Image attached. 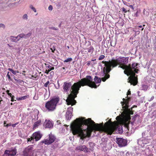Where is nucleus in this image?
<instances>
[{"mask_svg":"<svg viewBox=\"0 0 156 156\" xmlns=\"http://www.w3.org/2000/svg\"><path fill=\"white\" fill-rule=\"evenodd\" d=\"M67 48H68V49H69V46H67Z\"/></svg>","mask_w":156,"mask_h":156,"instance_id":"obj_58","label":"nucleus"},{"mask_svg":"<svg viewBox=\"0 0 156 156\" xmlns=\"http://www.w3.org/2000/svg\"><path fill=\"white\" fill-rule=\"evenodd\" d=\"M62 69H65V68L64 67H63L62 68Z\"/></svg>","mask_w":156,"mask_h":156,"instance_id":"obj_60","label":"nucleus"},{"mask_svg":"<svg viewBox=\"0 0 156 156\" xmlns=\"http://www.w3.org/2000/svg\"><path fill=\"white\" fill-rule=\"evenodd\" d=\"M8 70L11 71L13 74L14 75H16V72L15 71L12 69L9 68L8 69Z\"/></svg>","mask_w":156,"mask_h":156,"instance_id":"obj_26","label":"nucleus"},{"mask_svg":"<svg viewBox=\"0 0 156 156\" xmlns=\"http://www.w3.org/2000/svg\"><path fill=\"white\" fill-rule=\"evenodd\" d=\"M72 116V113L69 112H67L66 116V118L68 119L69 120L71 119Z\"/></svg>","mask_w":156,"mask_h":156,"instance_id":"obj_21","label":"nucleus"},{"mask_svg":"<svg viewBox=\"0 0 156 156\" xmlns=\"http://www.w3.org/2000/svg\"><path fill=\"white\" fill-rule=\"evenodd\" d=\"M87 49L88 50V52L89 53H93L94 50V48L92 46H90Z\"/></svg>","mask_w":156,"mask_h":156,"instance_id":"obj_22","label":"nucleus"},{"mask_svg":"<svg viewBox=\"0 0 156 156\" xmlns=\"http://www.w3.org/2000/svg\"><path fill=\"white\" fill-rule=\"evenodd\" d=\"M126 98H127V99H126L123 98L122 99L123 101L121 102V103L124 109L128 108L129 102L130 99V98L128 97V96H127Z\"/></svg>","mask_w":156,"mask_h":156,"instance_id":"obj_10","label":"nucleus"},{"mask_svg":"<svg viewBox=\"0 0 156 156\" xmlns=\"http://www.w3.org/2000/svg\"><path fill=\"white\" fill-rule=\"evenodd\" d=\"M143 14L146 17L148 16L149 15V12L147 11H146L145 9H144L143 11Z\"/></svg>","mask_w":156,"mask_h":156,"instance_id":"obj_23","label":"nucleus"},{"mask_svg":"<svg viewBox=\"0 0 156 156\" xmlns=\"http://www.w3.org/2000/svg\"><path fill=\"white\" fill-rule=\"evenodd\" d=\"M92 144V143H89V145H91Z\"/></svg>","mask_w":156,"mask_h":156,"instance_id":"obj_56","label":"nucleus"},{"mask_svg":"<svg viewBox=\"0 0 156 156\" xmlns=\"http://www.w3.org/2000/svg\"><path fill=\"white\" fill-rule=\"evenodd\" d=\"M2 101V98L1 97H0V104H1V101Z\"/></svg>","mask_w":156,"mask_h":156,"instance_id":"obj_53","label":"nucleus"},{"mask_svg":"<svg viewBox=\"0 0 156 156\" xmlns=\"http://www.w3.org/2000/svg\"><path fill=\"white\" fill-rule=\"evenodd\" d=\"M138 27H140V28H142V26H138Z\"/></svg>","mask_w":156,"mask_h":156,"instance_id":"obj_54","label":"nucleus"},{"mask_svg":"<svg viewBox=\"0 0 156 156\" xmlns=\"http://www.w3.org/2000/svg\"><path fill=\"white\" fill-rule=\"evenodd\" d=\"M96 60V59H92L91 60V61H95Z\"/></svg>","mask_w":156,"mask_h":156,"instance_id":"obj_55","label":"nucleus"},{"mask_svg":"<svg viewBox=\"0 0 156 156\" xmlns=\"http://www.w3.org/2000/svg\"><path fill=\"white\" fill-rule=\"evenodd\" d=\"M105 58V56L104 55H101V56H100L98 60H102L103 59H104Z\"/></svg>","mask_w":156,"mask_h":156,"instance_id":"obj_27","label":"nucleus"},{"mask_svg":"<svg viewBox=\"0 0 156 156\" xmlns=\"http://www.w3.org/2000/svg\"><path fill=\"white\" fill-rule=\"evenodd\" d=\"M131 94V92L129 90H128L127 93V96L128 95H129Z\"/></svg>","mask_w":156,"mask_h":156,"instance_id":"obj_39","label":"nucleus"},{"mask_svg":"<svg viewBox=\"0 0 156 156\" xmlns=\"http://www.w3.org/2000/svg\"><path fill=\"white\" fill-rule=\"evenodd\" d=\"M49 28L51 29H52V30H57V29L55 28V27H49Z\"/></svg>","mask_w":156,"mask_h":156,"instance_id":"obj_40","label":"nucleus"},{"mask_svg":"<svg viewBox=\"0 0 156 156\" xmlns=\"http://www.w3.org/2000/svg\"><path fill=\"white\" fill-rule=\"evenodd\" d=\"M90 65V61H88L87 63V65L88 66H89Z\"/></svg>","mask_w":156,"mask_h":156,"instance_id":"obj_43","label":"nucleus"},{"mask_svg":"<svg viewBox=\"0 0 156 156\" xmlns=\"http://www.w3.org/2000/svg\"><path fill=\"white\" fill-rule=\"evenodd\" d=\"M138 64L136 63H133L132 64V65L130 64V67L132 70H133L136 73H138V72L139 71V69H137V66Z\"/></svg>","mask_w":156,"mask_h":156,"instance_id":"obj_16","label":"nucleus"},{"mask_svg":"<svg viewBox=\"0 0 156 156\" xmlns=\"http://www.w3.org/2000/svg\"><path fill=\"white\" fill-rule=\"evenodd\" d=\"M132 108L129 109L128 108L126 109H124L123 112L125 116L129 118H130V115H133V111H132Z\"/></svg>","mask_w":156,"mask_h":156,"instance_id":"obj_14","label":"nucleus"},{"mask_svg":"<svg viewBox=\"0 0 156 156\" xmlns=\"http://www.w3.org/2000/svg\"><path fill=\"white\" fill-rule=\"evenodd\" d=\"M128 57H119L116 59H114V68L115 67L119 65V67L126 70L130 66V64L128 65L126 64L128 62Z\"/></svg>","mask_w":156,"mask_h":156,"instance_id":"obj_4","label":"nucleus"},{"mask_svg":"<svg viewBox=\"0 0 156 156\" xmlns=\"http://www.w3.org/2000/svg\"><path fill=\"white\" fill-rule=\"evenodd\" d=\"M72 59L71 58H67L65 60L64 62H71L72 61Z\"/></svg>","mask_w":156,"mask_h":156,"instance_id":"obj_25","label":"nucleus"},{"mask_svg":"<svg viewBox=\"0 0 156 156\" xmlns=\"http://www.w3.org/2000/svg\"><path fill=\"white\" fill-rule=\"evenodd\" d=\"M91 77H92L91 76ZM91 78H92V77H91ZM92 82H94L95 83V84L96 85V88H94H94H97V86L96 85V83L97 84L98 83H100L101 82V80H102V78L101 79L100 78L98 77V76H95V77L94 79L95 82L93 81L92 78ZM92 88H93V87H92Z\"/></svg>","mask_w":156,"mask_h":156,"instance_id":"obj_17","label":"nucleus"},{"mask_svg":"<svg viewBox=\"0 0 156 156\" xmlns=\"http://www.w3.org/2000/svg\"><path fill=\"white\" fill-rule=\"evenodd\" d=\"M9 96L10 97H12V96L13 95H12L11 93H8V94Z\"/></svg>","mask_w":156,"mask_h":156,"instance_id":"obj_47","label":"nucleus"},{"mask_svg":"<svg viewBox=\"0 0 156 156\" xmlns=\"http://www.w3.org/2000/svg\"><path fill=\"white\" fill-rule=\"evenodd\" d=\"M129 7L131 8L133 10L134 9V8L132 5H130L129 6Z\"/></svg>","mask_w":156,"mask_h":156,"instance_id":"obj_44","label":"nucleus"},{"mask_svg":"<svg viewBox=\"0 0 156 156\" xmlns=\"http://www.w3.org/2000/svg\"><path fill=\"white\" fill-rule=\"evenodd\" d=\"M116 120H120L121 119V118L119 116H117L116 117Z\"/></svg>","mask_w":156,"mask_h":156,"instance_id":"obj_37","label":"nucleus"},{"mask_svg":"<svg viewBox=\"0 0 156 156\" xmlns=\"http://www.w3.org/2000/svg\"><path fill=\"white\" fill-rule=\"evenodd\" d=\"M12 126V124L11 122H10L8 124H6V125L5 126V127H8L9 126Z\"/></svg>","mask_w":156,"mask_h":156,"instance_id":"obj_32","label":"nucleus"},{"mask_svg":"<svg viewBox=\"0 0 156 156\" xmlns=\"http://www.w3.org/2000/svg\"><path fill=\"white\" fill-rule=\"evenodd\" d=\"M30 8L31 9H33L34 7L32 5H31L30 6Z\"/></svg>","mask_w":156,"mask_h":156,"instance_id":"obj_49","label":"nucleus"},{"mask_svg":"<svg viewBox=\"0 0 156 156\" xmlns=\"http://www.w3.org/2000/svg\"><path fill=\"white\" fill-rule=\"evenodd\" d=\"M23 156H34V154H23Z\"/></svg>","mask_w":156,"mask_h":156,"instance_id":"obj_30","label":"nucleus"},{"mask_svg":"<svg viewBox=\"0 0 156 156\" xmlns=\"http://www.w3.org/2000/svg\"><path fill=\"white\" fill-rule=\"evenodd\" d=\"M41 123V120H39L34 123L33 125V129H36L40 126Z\"/></svg>","mask_w":156,"mask_h":156,"instance_id":"obj_19","label":"nucleus"},{"mask_svg":"<svg viewBox=\"0 0 156 156\" xmlns=\"http://www.w3.org/2000/svg\"><path fill=\"white\" fill-rule=\"evenodd\" d=\"M139 16V12L137 11L134 15V16L136 17H138Z\"/></svg>","mask_w":156,"mask_h":156,"instance_id":"obj_35","label":"nucleus"},{"mask_svg":"<svg viewBox=\"0 0 156 156\" xmlns=\"http://www.w3.org/2000/svg\"><path fill=\"white\" fill-rule=\"evenodd\" d=\"M92 81L91 76H87L85 78L81 79L79 82L75 83L72 86L71 83L65 82L62 86L63 92L68 93L70 88V90H72L66 101L67 104L73 106L76 104V102L75 98L77 97L81 86H87L90 87L96 88L95 83Z\"/></svg>","mask_w":156,"mask_h":156,"instance_id":"obj_2","label":"nucleus"},{"mask_svg":"<svg viewBox=\"0 0 156 156\" xmlns=\"http://www.w3.org/2000/svg\"><path fill=\"white\" fill-rule=\"evenodd\" d=\"M43 125L46 128H51L53 126L52 122L49 120L46 119L44 122Z\"/></svg>","mask_w":156,"mask_h":156,"instance_id":"obj_15","label":"nucleus"},{"mask_svg":"<svg viewBox=\"0 0 156 156\" xmlns=\"http://www.w3.org/2000/svg\"><path fill=\"white\" fill-rule=\"evenodd\" d=\"M116 143L121 147H124L126 145L127 141L122 138H116Z\"/></svg>","mask_w":156,"mask_h":156,"instance_id":"obj_9","label":"nucleus"},{"mask_svg":"<svg viewBox=\"0 0 156 156\" xmlns=\"http://www.w3.org/2000/svg\"><path fill=\"white\" fill-rule=\"evenodd\" d=\"M8 45L9 47H11V46L9 44H8Z\"/></svg>","mask_w":156,"mask_h":156,"instance_id":"obj_59","label":"nucleus"},{"mask_svg":"<svg viewBox=\"0 0 156 156\" xmlns=\"http://www.w3.org/2000/svg\"><path fill=\"white\" fill-rule=\"evenodd\" d=\"M32 9L34 11V12H36V9L34 7Z\"/></svg>","mask_w":156,"mask_h":156,"instance_id":"obj_46","label":"nucleus"},{"mask_svg":"<svg viewBox=\"0 0 156 156\" xmlns=\"http://www.w3.org/2000/svg\"><path fill=\"white\" fill-rule=\"evenodd\" d=\"M16 153L17 150L15 148H11L9 150H5L2 156H14Z\"/></svg>","mask_w":156,"mask_h":156,"instance_id":"obj_7","label":"nucleus"},{"mask_svg":"<svg viewBox=\"0 0 156 156\" xmlns=\"http://www.w3.org/2000/svg\"><path fill=\"white\" fill-rule=\"evenodd\" d=\"M122 9L123 12H124L125 13L127 12V11L123 7Z\"/></svg>","mask_w":156,"mask_h":156,"instance_id":"obj_36","label":"nucleus"},{"mask_svg":"<svg viewBox=\"0 0 156 156\" xmlns=\"http://www.w3.org/2000/svg\"><path fill=\"white\" fill-rule=\"evenodd\" d=\"M4 26H5L2 23H0V27H3Z\"/></svg>","mask_w":156,"mask_h":156,"instance_id":"obj_45","label":"nucleus"},{"mask_svg":"<svg viewBox=\"0 0 156 156\" xmlns=\"http://www.w3.org/2000/svg\"><path fill=\"white\" fill-rule=\"evenodd\" d=\"M154 96H152V97H151V100H153V99H154Z\"/></svg>","mask_w":156,"mask_h":156,"instance_id":"obj_52","label":"nucleus"},{"mask_svg":"<svg viewBox=\"0 0 156 156\" xmlns=\"http://www.w3.org/2000/svg\"><path fill=\"white\" fill-rule=\"evenodd\" d=\"M46 67L47 69H48L46 70L45 73L47 74H48L49 72H50L51 70H54V67H52L48 64L46 66Z\"/></svg>","mask_w":156,"mask_h":156,"instance_id":"obj_18","label":"nucleus"},{"mask_svg":"<svg viewBox=\"0 0 156 156\" xmlns=\"http://www.w3.org/2000/svg\"><path fill=\"white\" fill-rule=\"evenodd\" d=\"M11 39L12 41L16 42L19 41L20 40V38H18V36L16 37H11Z\"/></svg>","mask_w":156,"mask_h":156,"instance_id":"obj_20","label":"nucleus"},{"mask_svg":"<svg viewBox=\"0 0 156 156\" xmlns=\"http://www.w3.org/2000/svg\"><path fill=\"white\" fill-rule=\"evenodd\" d=\"M19 73V72L18 71H16V73Z\"/></svg>","mask_w":156,"mask_h":156,"instance_id":"obj_63","label":"nucleus"},{"mask_svg":"<svg viewBox=\"0 0 156 156\" xmlns=\"http://www.w3.org/2000/svg\"><path fill=\"white\" fill-rule=\"evenodd\" d=\"M9 72H8V73H7V77H8V79H9V80H10L11 79V77H10V76L9 75Z\"/></svg>","mask_w":156,"mask_h":156,"instance_id":"obj_34","label":"nucleus"},{"mask_svg":"<svg viewBox=\"0 0 156 156\" xmlns=\"http://www.w3.org/2000/svg\"><path fill=\"white\" fill-rule=\"evenodd\" d=\"M76 120L78 122L71 125V129L73 135L78 134L82 140L87 137H90L93 131H103L108 135H111L118 126L117 121L112 122L111 119L105 123L104 126L95 123L90 118L85 119V118H82Z\"/></svg>","mask_w":156,"mask_h":156,"instance_id":"obj_1","label":"nucleus"},{"mask_svg":"<svg viewBox=\"0 0 156 156\" xmlns=\"http://www.w3.org/2000/svg\"><path fill=\"white\" fill-rule=\"evenodd\" d=\"M48 9L49 10H52L53 9V7L51 5H50L48 7Z\"/></svg>","mask_w":156,"mask_h":156,"instance_id":"obj_38","label":"nucleus"},{"mask_svg":"<svg viewBox=\"0 0 156 156\" xmlns=\"http://www.w3.org/2000/svg\"><path fill=\"white\" fill-rule=\"evenodd\" d=\"M34 99H35V100H37V99L35 98V97H34Z\"/></svg>","mask_w":156,"mask_h":156,"instance_id":"obj_61","label":"nucleus"},{"mask_svg":"<svg viewBox=\"0 0 156 156\" xmlns=\"http://www.w3.org/2000/svg\"><path fill=\"white\" fill-rule=\"evenodd\" d=\"M60 100L59 97H54L50 101L47 102L45 104V108L48 112H52L55 111L56 106Z\"/></svg>","mask_w":156,"mask_h":156,"instance_id":"obj_6","label":"nucleus"},{"mask_svg":"<svg viewBox=\"0 0 156 156\" xmlns=\"http://www.w3.org/2000/svg\"><path fill=\"white\" fill-rule=\"evenodd\" d=\"M55 139V136L52 134L49 135L48 139L44 140L43 142L45 144L49 145L54 142Z\"/></svg>","mask_w":156,"mask_h":156,"instance_id":"obj_8","label":"nucleus"},{"mask_svg":"<svg viewBox=\"0 0 156 156\" xmlns=\"http://www.w3.org/2000/svg\"><path fill=\"white\" fill-rule=\"evenodd\" d=\"M32 136H31V137L30 138H29L27 139V141H31L32 140H34V139H32Z\"/></svg>","mask_w":156,"mask_h":156,"instance_id":"obj_33","label":"nucleus"},{"mask_svg":"<svg viewBox=\"0 0 156 156\" xmlns=\"http://www.w3.org/2000/svg\"><path fill=\"white\" fill-rule=\"evenodd\" d=\"M34 148L32 146H29L25 148L23 152V154H34Z\"/></svg>","mask_w":156,"mask_h":156,"instance_id":"obj_11","label":"nucleus"},{"mask_svg":"<svg viewBox=\"0 0 156 156\" xmlns=\"http://www.w3.org/2000/svg\"><path fill=\"white\" fill-rule=\"evenodd\" d=\"M49 83V81H47L44 84V86L45 87H47Z\"/></svg>","mask_w":156,"mask_h":156,"instance_id":"obj_31","label":"nucleus"},{"mask_svg":"<svg viewBox=\"0 0 156 156\" xmlns=\"http://www.w3.org/2000/svg\"><path fill=\"white\" fill-rule=\"evenodd\" d=\"M14 97V96L13 95H12V97H11V101H13Z\"/></svg>","mask_w":156,"mask_h":156,"instance_id":"obj_42","label":"nucleus"},{"mask_svg":"<svg viewBox=\"0 0 156 156\" xmlns=\"http://www.w3.org/2000/svg\"><path fill=\"white\" fill-rule=\"evenodd\" d=\"M102 63L105 64V67L103 68V72L104 76L102 78L103 82H105L109 78L110 75L109 74L112 68H114L113 59L109 61H103Z\"/></svg>","mask_w":156,"mask_h":156,"instance_id":"obj_3","label":"nucleus"},{"mask_svg":"<svg viewBox=\"0 0 156 156\" xmlns=\"http://www.w3.org/2000/svg\"><path fill=\"white\" fill-rule=\"evenodd\" d=\"M32 139H35L36 141L39 140L42 136V135L41 133L39 131L35 132L32 135Z\"/></svg>","mask_w":156,"mask_h":156,"instance_id":"obj_13","label":"nucleus"},{"mask_svg":"<svg viewBox=\"0 0 156 156\" xmlns=\"http://www.w3.org/2000/svg\"><path fill=\"white\" fill-rule=\"evenodd\" d=\"M4 126H6V122H4Z\"/></svg>","mask_w":156,"mask_h":156,"instance_id":"obj_51","label":"nucleus"},{"mask_svg":"<svg viewBox=\"0 0 156 156\" xmlns=\"http://www.w3.org/2000/svg\"><path fill=\"white\" fill-rule=\"evenodd\" d=\"M18 122H16V123H15V124H16V125H17L18 124Z\"/></svg>","mask_w":156,"mask_h":156,"instance_id":"obj_57","label":"nucleus"},{"mask_svg":"<svg viewBox=\"0 0 156 156\" xmlns=\"http://www.w3.org/2000/svg\"><path fill=\"white\" fill-rule=\"evenodd\" d=\"M15 80L16 81V82L19 84L21 85V84L23 82V81L22 80H20V79L17 80L16 79H15Z\"/></svg>","mask_w":156,"mask_h":156,"instance_id":"obj_24","label":"nucleus"},{"mask_svg":"<svg viewBox=\"0 0 156 156\" xmlns=\"http://www.w3.org/2000/svg\"><path fill=\"white\" fill-rule=\"evenodd\" d=\"M76 150L83 151L84 152H90V150L92 151L91 149H89L85 145H80L78 146L76 148Z\"/></svg>","mask_w":156,"mask_h":156,"instance_id":"obj_12","label":"nucleus"},{"mask_svg":"<svg viewBox=\"0 0 156 156\" xmlns=\"http://www.w3.org/2000/svg\"><path fill=\"white\" fill-rule=\"evenodd\" d=\"M16 126V124H12V126L13 127H15Z\"/></svg>","mask_w":156,"mask_h":156,"instance_id":"obj_48","label":"nucleus"},{"mask_svg":"<svg viewBox=\"0 0 156 156\" xmlns=\"http://www.w3.org/2000/svg\"><path fill=\"white\" fill-rule=\"evenodd\" d=\"M144 30V28H143L141 30Z\"/></svg>","mask_w":156,"mask_h":156,"instance_id":"obj_62","label":"nucleus"},{"mask_svg":"<svg viewBox=\"0 0 156 156\" xmlns=\"http://www.w3.org/2000/svg\"><path fill=\"white\" fill-rule=\"evenodd\" d=\"M27 15L26 14H24L23 16V18H27Z\"/></svg>","mask_w":156,"mask_h":156,"instance_id":"obj_41","label":"nucleus"},{"mask_svg":"<svg viewBox=\"0 0 156 156\" xmlns=\"http://www.w3.org/2000/svg\"><path fill=\"white\" fill-rule=\"evenodd\" d=\"M11 105H12V103H11Z\"/></svg>","mask_w":156,"mask_h":156,"instance_id":"obj_64","label":"nucleus"},{"mask_svg":"<svg viewBox=\"0 0 156 156\" xmlns=\"http://www.w3.org/2000/svg\"><path fill=\"white\" fill-rule=\"evenodd\" d=\"M124 73L127 76L131 75L128 78V82L131 83V84L133 86H135L138 83V78L136 76V73L134 71V70H132L130 66L126 70H124Z\"/></svg>","mask_w":156,"mask_h":156,"instance_id":"obj_5","label":"nucleus"},{"mask_svg":"<svg viewBox=\"0 0 156 156\" xmlns=\"http://www.w3.org/2000/svg\"><path fill=\"white\" fill-rule=\"evenodd\" d=\"M6 92L8 94V93H9V90H7Z\"/></svg>","mask_w":156,"mask_h":156,"instance_id":"obj_50","label":"nucleus"},{"mask_svg":"<svg viewBox=\"0 0 156 156\" xmlns=\"http://www.w3.org/2000/svg\"><path fill=\"white\" fill-rule=\"evenodd\" d=\"M25 36V34H21L17 36H18V38H22L23 37Z\"/></svg>","mask_w":156,"mask_h":156,"instance_id":"obj_28","label":"nucleus"},{"mask_svg":"<svg viewBox=\"0 0 156 156\" xmlns=\"http://www.w3.org/2000/svg\"><path fill=\"white\" fill-rule=\"evenodd\" d=\"M28 98V97L27 96H24L23 97H22L21 98H20L19 100H24V99H25L27 98Z\"/></svg>","mask_w":156,"mask_h":156,"instance_id":"obj_29","label":"nucleus"}]
</instances>
